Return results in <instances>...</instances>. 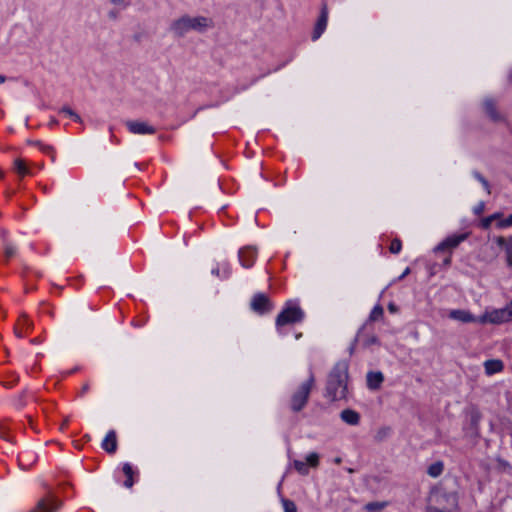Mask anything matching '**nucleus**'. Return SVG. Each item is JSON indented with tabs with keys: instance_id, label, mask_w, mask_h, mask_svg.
I'll return each mask as SVG.
<instances>
[{
	"instance_id": "3",
	"label": "nucleus",
	"mask_w": 512,
	"mask_h": 512,
	"mask_svg": "<svg viewBox=\"0 0 512 512\" xmlns=\"http://www.w3.org/2000/svg\"><path fill=\"white\" fill-rule=\"evenodd\" d=\"M315 379L313 376H310L308 380H306L297 391H295L291 397V409L294 412L300 411L306 404L311 387L314 383Z\"/></svg>"
},
{
	"instance_id": "15",
	"label": "nucleus",
	"mask_w": 512,
	"mask_h": 512,
	"mask_svg": "<svg viewBox=\"0 0 512 512\" xmlns=\"http://www.w3.org/2000/svg\"><path fill=\"white\" fill-rule=\"evenodd\" d=\"M449 317L451 319H454V320H457V321H460L463 323H470V322L475 321V317L469 311L461 310V309L450 311Z\"/></svg>"
},
{
	"instance_id": "17",
	"label": "nucleus",
	"mask_w": 512,
	"mask_h": 512,
	"mask_svg": "<svg viewBox=\"0 0 512 512\" xmlns=\"http://www.w3.org/2000/svg\"><path fill=\"white\" fill-rule=\"evenodd\" d=\"M342 421L349 425H358L360 422V414L352 409H345L340 413Z\"/></svg>"
},
{
	"instance_id": "10",
	"label": "nucleus",
	"mask_w": 512,
	"mask_h": 512,
	"mask_svg": "<svg viewBox=\"0 0 512 512\" xmlns=\"http://www.w3.org/2000/svg\"><path fill=\"white\" fill-rule=\"evenodd\" d=\"M257 251L252 246H247L239 250L238 256L240 263L245 268H250L256 258Z\"/></svg>"
},
{
	"instance_id": "4",
	"label": "nucleus",
	"mask_w": 512,
	"mask_h": 512,
	"mask_svg": "<svg viewBox=\"0 0 512 512\" xmlns=\"http://www.w3.org/2000/svg\"><path fill=\"white\" fill-rule=\"evenodd\" d=\"M304 317L303 311L297 306H288L281 311L276 318V327H281L300 322Z\"/></svg>"
},
{
	"instance_id": "7",
	"label": "nucleus",
	"mask_w": 512,
	"mask_h": 512,
	"mask_svg": "<svg viewBox=\"0 0 512 512\" xmlns=\"http://www.w3.org/2000/svg\"><path fill=\"white\" fill-rule=\"evenodd\" d=\"M273 303L264 293H256L250 302V308L257 314L263 315L269 313L273 309Z\"/></svg>"
},
{
	"instance_id": "13",
	"label": "nucleus",
	"mask_w": 512,
	"mask_h": 512,
	"mask_svg": "<svg viewBox=\"0 0 512 512\" xmlns=\"http://www.w3.org/2000/svg\"><path fill=\"white\" fill-rule=\"evenodd\" d=\"M384 381V375L380 371H369L366 375V384L370 390L380 389Z\"/></svg>"
},
{
	"instance_id": "19",
	"label": "nucleus",
	"mask_w": 512,
	"mask_h": 512,
	"mask_svg": "<svg viewBox=\"0 0 512 512\" xmlns=\"http://www.w3.org/2000/svg\"><path fill=\"white\" fill-rule=\"evenodd\" d=\"M122 471L124 473V475L126 476V480L124 481L123 485L126 487V488H132V486L134 485V475H135V471L133 470V467L130 463H124L123 464V467H122Z\"/></svg>"
},
{
	"instance_id": "52",
	"label": "nucleus",
	"mask_w": 512,
	"mask_h": 512,
	"mask_svg": "<svg viewBox=\"0 0 512 512\" xmlns=\"http://www.w3.org/2000/svg\"><path fill=\"white\" fill-rule=\"evenodd\" d=\"M3 175H4L3 172H0V177H3Z\"/></svg>"
},
{
	"instance_id": "21",
	"label": "nucleus",
	"mask_w": 512,
	"mask_h": 512,
	"mask_svg": "<svg viewBox=\"0 0 512 512\" xmlns=\"http://www.w3.org/2000/svg\"><path fill=\"white\" fill-rule=\"evenodd\" d=\"M443 471L444 463L442 461H436L428 467L427 474L430 477L437 478L443 473Z\"/></svg>"
},
{
	"instance_id": "48",
	"label": "nucleus",
	"mask_w": 512,
	"mask_h": 512,
	"mask_svg": "<svg viewBox=\"0 0 512 512\" xmlns=\"http://www.w3.org/2000/svg\"><path fill=\"white\" fill-rule=\"evenodd\" d=\"M410 272L409 268H406V270L403 272V274L400 276V279L404 278L406 275H408Z\"/></svg>"
},
{
	"instance_id": "39",
	"label": "nucleus",
	"mask_w": 512,
	"mask_h": 512,
	"mask_svg": "<svg viewBox=\"0 0 512 512\" xmlns=\"http://www.w3.org/2000/svg\"><path fill=\"white\" fill-rule=\"evenodd\" d=\"M113 4L119 5L122 7H127L128 3L125 0H110Z\"/></svg>"
},
{
	"instance_id": "16",
	"label": "nucleus",
	"mask_w": 512,
	"mask_h": 512,
	"mask_svg": "<svg viewBox=\"0 0 512 512\" xmlns=\"http://www.w3.org/2000/svg\"><path fill=\"white\" fill-rule=\"evenodd\" d=\"M484 369L487 375L499 373L504 369V364L499 359H490L484 362Z\"/></svg>"
},
{
	"instance_id": "50",
	"label": "nucleus",
	"mask_w": 512,
	"mask_h": 512,
	"mask_svg": "<svg viewBox=\"0 0 512 512\" xmlns=\"http://www.w3.org/2000/svg\"><path fill=\"white\" fill-rule=\"evenodd\" d=\"M6 81V77L3 75H0V84L4 83Z\"/></svg>"
},
{
	"instance_id": "12",
	"label": "nucleus",
	"mask_w": 512,
	"mask_h": 512,
	"mask_svg": "<svg viewBox=\"0 0 512 512\" xmlns=\"http://www.w3.org/2000/svg\"><path fill=\"white\" fill-rule=\"evenodd\" d=\"M495 243L504 249L506 255V263L512 267V236L505 238L503 236L495 237Z\"/></svg>"
},
{
	"instance_id": "31",
	"label": "nucleus",
	"mask_w": 512,
	"mask_h": 512,
	"mask_svg": "<svg viewBox=\"0 0 512 512\" xmlns=\"http://www.w3.org/2000/svg\"><path fill=\"white\" fill-rule=\"evenodd\" d=\"M497 463H498V466L499 468L502 470V471H505V472H510L511 470V465L508 461L504 460V459H501V458H498L497 459Z\"/></svg>"
},
{
	"instance_id": "30",
	"label": "nucleus",
	"mask_w": 512,
	"mask_h": 512,
	"mask_svg": "<svg viewBox=\"0 0 512 512\" xmlns=\"http://www.w3.org/2000/svg\"><path fill=\"white\" fill-rule=\"evenodd\" d=\"M4 254L7 259L13 257L16 254V249L12 244H4Z\"/></svg>"
},
{
	"instance_id": "33",
	"label": "nucleus",
	"mask_w": 512,
	"mask_h": 512,
	"mask_svg": "<svg viewBox=\"0 0 512 512\" xmlns=\"http://www.w3.org/2000/svg\"><path fill=\"white\" fill-rule=\"evenodd\" d=\"M376 344H379V339L376 335H370L364 341V345L367 347Z\"/></svg>"
},
{
	"instance_id": "20",
	"label": "nucleus",
	"mask_w": 512,
	"mask_h": 512,
	"mask_svg": "<svg viewBox=\"0 0 512 512\" xmlns=\"http://www.w3.org/2000/svg\"><path fill=\"white\" fill-rule=\"evenodd\" d=\"M470 426L473 434H478L479 423L482 418L480 411L477 408H472L469 412Z\"/></svg>"
},
{
	"instance_id": "38",
	"label": "nucleus",
	"mask_w": 512,
	"mask_h": 512,
	"mask_svg": "<svg viewBox=\"0 0 512 512\" xmlns=\"http://www.w3.org/2000/svg\"><path fill=\"white\" fill-rule=\"evenodd\" d=\"M19 324L26 325L27 327H31L32 323L29 322L26 315H22L18 321Z\"/></svg>"
},
{
	"instance_id": "14",
	"label": "nucleus",
	"mask_w": 512,
	"mask_h": 512,
	"mask_svg": "<svg viewBox=\"0 0 512 512\" xmlns=\"http://www.w3.org/2000/svg\"><path fill=\"white\" fill-rule=\"evenodd\" d=\"M102 448L109 454H113L117 450V436L114 430H110L101 444Z\"/></svg>"
},
{
	"instance_id": "41",
	"label": "nucleus",
	"mask_w": 512,
	"mask_h": 512,
	"mask_svg": "<svg viewBox=\"0 0 512 512\" xmlns=\"http://www.w3.org/2000/svg\"><path fill=\"white\" fill-rule=\"evenodd\" d=\"M14 333L18 338L24 337L23 332L18 327L15 328Z\"/></svg>"
},
{
	"instance_id": "42",
	"label": "nucleus",
	"mask_w": 512,
	"mask_h": 512,
	"mask_svg": "<svg viewBox=\"0 0 512 512\" xmlns=\"http://www.w3.org/2000/svg\"><path fill=\"white\" fill-rule=\"evenodd\" d=\"M321 22H322V31L325 29V26H326V14L324 13V11L322 10V19H321Z\"/></svg>"
},
{
	"instance_id": "32",
	"label": "nucleus",
	"mask_w": 512,
	"mask_h": 512,
	"mask_svg": "<svg viewBox=\"0 0 512 512\" xmlns=\"http://www.w3.org/2000/svg\"><path fill=\"white\" fill-rule=\"evenodd\" d=\"M62 113H65L66 115L72 117L76 121H81V118L78 114H76L73 110H71L69 107H63L61 110Z\"/></svg>"
},
{
	"instance_id": "22",
	"label": "nucleus",
	"mask_w": 512,
	"mask_h": 512,
	"mask_svg": "<svg viewBox=\"0 0 512 512\" xmlns=\"http://www.w3.org/2000/svg\"><path fill=\"white\" fill-rule=\"evenodd\" d=\"M387 506L386 502H369L365 505V510L368 512H379Z\"/></svg>"
},
{
	"instance_id": "36",
	"label": "nucleus",
	"mask_w": 512,
	"mask_h": 512,
	"mask_svg": "<svg viewBox=\"0 0 512 512\" xmlns=\"http://www.w3.org/2000/svg\"><path fill=\"white\" fill-rule=\"evenodd\" d=\"M320 37V17L317 18L314 25L313 39Z\"/></svg>"
},
{
	"instance_id": "37",
	"label": "nucleus",
	"mask_w": 512,
	"mask_h": 512,
	"mask_svg": "<svg viewBox=\"0 0 512 512\" xmlns=\"http://www.w3.org/2000/svg\"><path fill=\"white\" fill-rule=\"evenodd\" d=\"M484 209H485V204H484V202H480V203H478V204L475 206V208H474V213H475L476 215H480V214H482V213L484 212Z\"/></svg>"
},
{
	"instance_id": "24",
	"label": "nucleus",
	"mask_w": 512,
	"mask_h": 512,
	"mask_svg": "<svg viewBox=\"0 0 512 512\" xmlns=\"http://www.w3.org/2000/svg\"><path fill=\"white\" fill-rule=\"evenodd\" d=\"M14 167L17 173L22 177L29 173V170L22 159H16L14 162Z\"/></svg>"
},
{
	"instance_id": "28",
	"label": "nucleus",
	"mask_w": 512,
	"mask_h": 512,
	"mask_svg": "<svg viewBox=\"0 0 512 512\" xmlns=\"http://www.w3.org/2000/svg\"><path fill=\"white\" fill-rule=\"evenodd\" d=\"M474 177L483 185L488 194L491 193L488 181L477 171L473 172Z\"/></svg>"
},
{
	"instance_id": "1",
	"label": "nucleus",
	"mask_w": 512,
	"mask_h": 512,
	"mask_svg": "<svg viewBox=\"0 0 512 512\" xmlns=\"http://www.w3.org/2000/svg\"><path fill=\"white\" fill-rule=\"evenodd\" d=\"M349 364L339 361L328 375L326 396L332 401L346 400L348 395Z\"/></svg>"
},
{
	"instance_id": "34",
	"label": "nucleus",
	"mask_w": 512,
	"mask_h": 512,
	"mask_svg": "<svg viewBox=\"0 0 512 512\" xmlns=\"http://www.w3.org/2000/svg\"><path fill=\"white\" fill-rule=\"evenodd\" d=\"M497 226L499 228H504V227L512 226V214L509 215L506 219L499 221L497 223Z\"/></svg>"
},
{
	"instance_id": "47",
	"label": "nucleus",
	"mask_w": 512,
	"mask_h": 512,
	"mask_svg": "<svg viewBox=\"0 0 512 512\" xmlns=\"http://www.w3.org/2000/svg\"><path fill=\"white\" fill-rule=\"evenodd\" d=\"M67 424H68V419H65V420L62 422V424H61V426H60V429H61V430H63V429L67 426Z\"/></svg>"
},
{
	"instance_id": "25",
	"label": "nucleus",
	"mask_w": 512,
	"mask_h": 512,
	"mask_svg": "<svg viewBox=\"0 0 512 512\" xmlns=\"http://www.w3.org/2000/svg\"><path fill=\"white\" fill-rule=\"evenodd\" d=\"M501 216L500 213H494L488 217H485L481 221V226L483 229H488L493 222V220L498 219Z\"/></svg>"
},
{
	"instance_id": "51",
	"label": "nucleus",
	"mask_w": 512,
	"mask_h": 512,
	"mask_svg": "<svg viewBox=\"0 0 512 512\" xmlns=\"http://www.w3.org/2000/svg\"><path fill=\"white\" fill-rule=\"evenodd\" d=\"M341 461H342V459H341L340 457H336V458L334 459V462H335L336 464L341 463Z\"/></svg>"
},
{
	"instance_id": "40",
	"label": "nucleus",
	"mask_w": 512,
	"mask_h": 512,
	"mask_svg": "<svg viewBox=\"0 0 512 512\" xmlns=\"http://www.w3.org/2000/svg\"><path fill=\"white\" fill-rule=\"evenodd\" d=\"M388 310L391 313H396L398 311V308H397V306L394 303H389L388 304Z\"/></svg>"
},
{
	"instance_id": "2",
	"label": "nucleus",
	"mask_w": 512,
	"mask_h": 512,
	"mask_svg": "<svg viewBox=\"0 0 512 512\" xmlns=\"http://www.w3.org/2000/svg\"><path fill=\"white\" fill-rule=\"evenodd\" d=\"M214 23L212 19L204 16L190 17L188 15L182 16L171 24V31L178 37H183L191 30L197 32H204L212 28Z\"/></svg>"
},
{
	"instance_id": "6",
	"label": "nucleus",
	"mask_w": 512,
	"mask_h": 512,
	"mask_svg": "<svg viewBox=\"0 0 512 512\" xmlns=\"http://www.w3.org/2000/svg\"><path fill=\"white\" fill-rule=\"evenodd\" d=\"M62 502L53 495L40 498L36 505L27 512H57Z\"/></svg>"
},
{
	"instance_id": "27",
	"label": "nucleus",
	"mask_w": 512,
	"mask_h": 512,
	"mask_svg": "<svg viewBox=\"0 0 512 512\" xmlns=\"http://www.w3.org/2000/svg\"><path fill=\"white\" fill-rule=\"evenodd\" d=\"M442 496L447 502H450L452 508H457L458 498L456 493H444Z\"/></svg>"
},
{
	"instance_id": "11",
	"label": "nucleus",
	"mask_w": 512,
	"mask_h": 512,
	"mask_svg": "<svg viewBox=\"0 0 512 512\" xmlns=\"http://www.w3.org/2000/svg\"><path fill=\"white\" fill-rule=\"evenodd\" d=\"M467 238V234L454 235L446 238L435 247V252L444 251L446 249L456 248L462 241Z\"/></svg>"
},
{
	"instance_id": "49",
	"label": "nucleus",
	"mask_w": 512,
	"mask_h": 512,
	"mask_svg": "<svg viewBox=\"0 0 512 512\" xmlns=\"http://www.w3.org/2000/svg\"><path fill=\"white\" fill-rule=\"evenodd\" d=\"M219 272H220V271H219V269H218V268H216V269H213V270H212V274H214V275H216V276H218V275H219Z\"/></svg>"
},
{
	"instance_id": "46",
	"label": "nucleus",
	"mask_w": 512,
	"mask_h": 512,
	"mask_svg": "<svg viewBox=\"0 0 512 512\" xmlns=\"http://www.w3.org/2000/svg\"><path fill=\"white\" fill-rule=\"evenodd\" d=\"M28 420H29V425L31 426L32 429H34L36 432H38V430L34 427L33 425V421H32V418L31 417H28Z\"/></svg>"
},
{
	"instance_id": "8",
	"label": "nucleus",
	"mask_w": 512,
	"mask_h": 512,
	"mask_svg": "<svg viewBox=\"0 0 512 512\" xmlns=\"http://www.w3.org/2000/svg\"><path fill=\"white\" fill-rule=\"evenodd\" d=\"M125 125L132 134L152 135L156 133V128L145 121L128 120Z\"/></svg>"
},
{
	"instance_id": "9",
	"label": "nucleus",
	"mask_w": 512,
	"mask_h": 512,
	"mask_svg": "<svg viewBox=\"0 0 512 512\" xmlns=\"http://www.w3.org/2000/svg\"><path fill=\"white\" fill-rule=\"evenodd\" d=\"M319 462V456L317 453L309 454L305 461L295 460L294 467L295 469L302 475H305L309 472V468H316Z\"/></svg>"
},
{
	"instance_id": "29",
	"label": "nucleus",
	"mask_w": 512,
	"mask_h": 512,
	"mask_svg": "<svg viewBox=\"0 0 512 512\" xmlns=\"http://www.w3.org/2000/svg\"><path fill=\"white\" fill-rule=\"evenodd\" d=\"M401 248H402L401 241L396 238V239L392 240L389 250L391 253L397 254L401 251Z\"/></svg>"
},
{
	"instance_id": "26",
	"label": "nucleus",
	"mask_w": 512,
	"mask_h": 512,
	"mask_svg": "<svg viewBox=\"0 0 512 512\" xmlns=\"http://www.w3.org/2000/svg\"><path fill=\"white\" fill-rule=\"evenodd\" d=\"M282 504L285 512H297L296 505L293 501L282 498Z\"/></svg>"
},
{
	"instance_id": "45",
	"label": "nucleus",
	"mask_w": 512,
	"mask_h": 512,
	"mask_svg": "<svg viewBox=\"0 0 512 512\" xmlns=\"http://www.w3.org/2000/svg\"><path fill=\"white\" fill-rule=\"evenodd\" d=\"M443 264H444V266H449L451 264V256H448L447 258H445V260L443 261Z\"/></svg>"
},
{
	"instance_id": "23",
	"label": "nucleus",
	"mask_w": 512,
	"mask_h": 512,
	"mask_svg": "<svg viewBox=\"0 0 512 512\" xmlns=\"http://www.w3.org/2000/svg\"><path fill=\"white\" fill-rule=\"evenodd\" d=\"M383 314H384V310H383V307L381 305H376L370 315H369V321H377L379 319H381L383 317Z\"/></svg>"
},
{
	"instance_id": "35",
	"label": "nucleus",
	"mask_w": 512,
	"mask_h": 512,
	"mask_svg": "<svg viewBox=\"0 0 512 512\" xmlns=\"http://www.w3.org/2000/svg\"><path fill=\"white\" fill-rule=\"evenodd\" d=\"M32 143L38 145L44 153L50 154L53 151V148L51 146L42 144L40 141H35Z\"/></svg>"
},
{
	"instance_id": "5",
	"label": "nucleus",
	"mask_w": 512,
	"mask_h": 512,
	"mask_svg": "<svg viewBox=\"0 0 512 512\" xmlns=\"http://www.w3.org/2000/svg\"><path fill=\"white\" fill-rule=\"evenodd\" d=\"M480 321L482 323L489 322L492 324H501L512 321V300L504 308L496 309L485 314Z\"/></svg>"
},
{
	"instance_id": "18",
	"label": "nucleus",
	"mask_w": 512,
	"mask_h": 512,
	"mask_svg": "<svg viewBox=\"0 0 512 512\" xmlns=\"http://www.w3.org/2000/svg\"><path fill=\"white\" fill-rule=\"evenodd\" d=\"M484 110L491 120L497 122L502 120L500 113L497 111L495 103L491 99L484 101Z\"/></svg>"
},
{
	"instance_id": "43",
	"label": "nucleus",
	"mask_w": 512,
	"mask_h": 512,
	"mask_svg": "<svg viewBox=\"0 0 512 512\" xmlns=\"http://www.w3.org/2000/svg\"><path fill=\"white\" fill-rule=\"evenodd\" d=\"M0 438L7 439L6 438V430L2 426H0Z\"/></svg>"
},
{
	"instance_id": "44",
	"label": "nucleus",
	"mask_w": 512,
	"mask_h": 512,
	"mask_svg": "<svg viewBox=\"0 0 512 512\" xmlns=\"http://www.w3.org/2000/svg\"><path fill=\"white\" fill-rule=\"evenodd\" d=\"M89 390V384L85 383L81 389V394L86 393Z\"/></svg>"
}]
</instances>
